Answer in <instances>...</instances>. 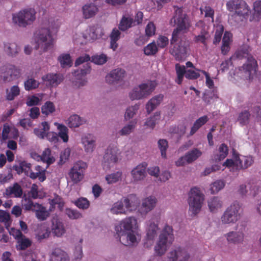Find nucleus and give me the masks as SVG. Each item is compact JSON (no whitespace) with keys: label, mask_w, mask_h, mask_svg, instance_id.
Instances as JSON below:
<instances>
[{"label":"nucleus","mask_w":261,"mask_h":261,"mask_svg":"<svg viewBox=\"0 0 261 261\" xmlns=\"http://www.w3.org/2000/svg\"><path fill=\"white\" fill-rule=\"evenodd\" d=\"M137 225V220L134 217H128L115 226V230L121 243L125 246L134 244L137 242L136 232L134 230Z\"/></svg>","instance_id":"1"},{"label":"nucleus","mask_w":261,"mask_h":261,"mask_svg":"<svg viewBox=\"0 0 261 261\" xmlns=\"http://www.w3.org/2000/svg\"><path fill=\"white\" fill-rule=\"evenodd\" d=\"M174 13L170 23L173 26L176 25L175 29L182 31V33H187L191 27V21L188 15L184 13L182 8L174 6Z\"/></svg>","instance_id":"2"},{"label":"nucleus","mask_w":261,"mask_h":261,"mask_svg":"<svg viewBox=\"0 0 261 261\" xmlns=\"http://www.w3.org/2000/svg\"><path fill=\"white\" fill-rule=\"evenodd\" d=\"M36 12L33 8H25L12 15L13 22L19 27L25 28L36 19Z\"/></svg>","instance_id":"3"},{"label":"nucleus","mask_w":261,"mask_h":261,"mask_svg":"<svg viewBox=\"0 0 261 261\" xmlns=\"http://www.w3.org/2000/svg\"><path fill=\"white\" fill-rule=\"evenodd\" d=\"M174 239L173 229L166 225L159 236V240L154 247L155 252L159 256L163 255L167 249L168 244H172Z\"/></svg>","instance_id":"4"},{"label":"nucleus","mask_w":261,"mask_h":261,"mask_svg":"<svg viewBox=\"0 0 261 261\" xmlns=\"http://www.w3.org/2000/svg\"><path fill=\"white\" fill-rule=\"evenodd\" d=\"M226 6L228 11L234 13L242 20L247 19L251 13L249 6L244 0H229Z\"/></svg>","instance_id":"5"},{"label":"nucleus","mask_w":261,"mask_h":261,"mask_svg":"<svg viewBox=\"0 0 261 261\" xmlns=\"http://www.w3.org/2000/svg\"><path fill=\"white\" fill-rule=\"evenodd\" d=\"M204 200V195L197 187L192 188L189 193V210L196 215L200 211Z\"/></svg>","instance_id":"6"},{"label":"nucleus","mask_w":261,"mask_h":261,"mask_svg":"<svg viewBox=\"0 0 261 261\" xmlns=\"http://www.w3.org/2000/svg\"><path fill=\"white\" fill-rule=\"evenodd\" d=\"M156 85L155 81H147L139 85L138 87L134 88L129 93V97L132 100L146 98L151 94Z\"/></svg>","instance_id":"7"},{"label":"nucleus","mask_w":261,"mask_h":261,"mask_svg":"<svg viewBox=\"0 0 261 261\" xmlns=\"http://www.w3.org/2000/svg\"><path fill=\"white\" fill-rule=\"evenodd\" d=\"M36 42L37 45L36 49L40 48L43 51H46L52 48L54 39L50 30L46 28L39 30L36 36Z\"/></svg>","instance_id":"8"},{"label":"nucleus","mask_w":261,"mask_h":261,"mask_svg":"<svg viewBox=\"0 0 261 261\" xmlns=\"http://www.w3.org/2000/svg\"><path fill=\"white\" fill-rule=\"evenodd\" d=\"M90 60V57L89 55L85 54L84 56L79 57L75 61V66H77L84 62H87L83 66V68L80 70H77L74 72L76 79L80 80L77 82L79 86H84L87 83V80L85 78L83 79L82 77H84L86 75L90 72L91 66L90 63L88 62Z\"/></svg>","instance_id":"9"},{"label":"nucleus","mask_w":261,"mask_h":261,"mask_svg":"<svg viewBox=\"0 0 261 261\" xmlns=\"http://www.w3.org/2000/svg\"><path fill=\"white\" fill-rule=\"evenodd\" d=\"M241 206L238 202H234L228 206L221 217V221L223 224L236 223L240 218L239 211Z\"/></svg>","instance_id":"10"},{"label":"nucleus","mask_w":261,"mask_h":261,"mask_svg":"<svg viewBox=\"0 0 261 261\" xmlns=\"http://www.w3.org/2000/svg\"><path fill=\"white\" fill-rule=\"evenodd\" d=\"M181 31L178 29H174L172 34V38L170 41L171 44V48L170 52L176 60H179L181 59L182 55L184 54V49L182 47L178 44L181 40Z\"/></svg>","instance_id":"11"},{"label":"nucleus","mask_w":261,"mask_h":261,"mask_svg":"<svg viewBox=\"0 0 261 261\" xmlns=\"http://www.w3.org/2000/svg\"><path fill=\"white\" fill-rule=\"evenodd\" d=\"M121 152L114 145H110L103 156V166L110 168L116 164L120 156Z\"/></svg>","instance_id":"12"},{"label":"nucleus","mask_w":261,"mask_h":261,"mask_svg":"<svg viewBox=\"0 0 261 261\" xmlns=\"http://www.w3.org/2000/svg\"><path fill=\"white\" fill-rule=\"evenodd\" d=\"M87 167V163L82 161H79L73 165L69 172V177L73 183L77 184L84 178Z\"/></svg>","instance_id":"13"},{"label":"nucleus","mask_w":261,"mask_h":261,"mask_svg":"<svg viewBox=\"0 0 261 261\" xmlns=\"http://www.w3.org/2000/svg\"><path fill=\"white\" fill-rule=\"evenodd\" d=\"M247 56L246 63L241 67V71L246 79L250 80L256 75L258 70V64L256 60L252 56L247 55Z\"/></svg>","instance_id":"14"},{"label":"nucleus","mask_w":261,"mask_h":261,"mask_svg":"<svg viewBox=\"0 0 261 261\" xmlns=\"http://www.w3.org/2000/svg\"><path fill=\"white\" fill-rule=\"evenodd\" d=\"M19 74V70L13 65L7 64L0 68V77L5 83L17 79Z\"/></svg>","instance_id":"15"},{"label":"nucleus","mask_w":261,"mask_h":261,"mask_svg":"<svg viewBox=\"0 0 261 261\" xmlns=\"http://www.w3.org/2000/svg\"><path fill=\"white\" fill-rule=\"evenodd\" d=\"M190 255L187 250L181 247L171 251L164 261H188Z\"/></svg>","instance_id":"16"},{"label":"nucleus","mask_w":261,"mask_h":261,"mask_svg":"<svg viewBox=\"0 0 261 261\" xmlns=\"http://www.w3.org/2000/svg\"><path fill=\"white\" fill-rule=\"evenodd\" d=\"M51 231L53 234L58 238L63 237L66 230L63 221L58 218H53L51 220Z\"/></svg>","instance_id":"17"},{"label":"nucleus","mask_w":261,"mask_h":261,"mask_svg":"<svg viewBox=\"0 0 261 261\" xmlns=\"http://www.w3.org/2000/svg\"><path fill=\"white\" fill-rule=\"evenodd\" d=\"M126 74L125 71L121 68H117L113 70L106 76V80L109 84H113L115 82L122 80Z\"/></svg>","instance_id":"18"},{"label":"nucleus","mask_w":261,"mask_h":261,"mask_svg":"<svg viewBox=\"0 0 261 261\" xmlns=\"http://www.w3.org/2000/svg\"><path fill=\"white\" fill-rule=\"evenodd\" d=\"M196 27L200 28L201 31L200 32V34L197 36H195L193 39V41L196 43H202L204 46H206V36L208 35V33L207 31L205 30V25L204 23L202 20L198 21L196 23Z\"/></svg>","instance_id":"19"},{"label":"nucleus","mask_w":261,"mask_h":261,"mask_svg":"<svg viewBox=\"0 0 261 261\" xmlns=\"http://www.w3.org/2000/svg\"><path fill=\"white\" fill-rule=\"evenodd\" d=\"M147 164L143 163L138 165L131 171V174L135 181L143 180L146 176Z\"/></svg>","instance_id":"20"},{"label":"nucleus","mask_w":261,"mask_h":261,"mask_svg":"<svg viewBox=\"0 0 261 261\" xmlns=\"http://www.w3.org/2000/svg\"><path fill=\"white\" fill-rule=\"evenodd\" d=\"M125 208L127 211L131 212L137 209L140 204V200L135 194H130L123 198Z\"/></svg>","instance_id":"21"},{"label":"nucleus","mask_w":261,"mask_h":261,"mask_svg":"<svg viewBox=\"0 0 261 261\" xmlns=\"http://www.w3.org/2000/svg\"><path fill=\"white\" fill-rule=\"evenodd\" d=\"M96 138L92 134H88L82 138V142L85 150L87 153L92 152L95 147Z\"/></svg>","instance_id":"22"},{"label":"nucleus","mask_w":261,"mask_h":261,"mask_svg":"<svg viewBox=\"0 0 261 261\" xmlns=\"http://www.w3.org/2000/svg\"><path fill=\"white\" fill-rule=\"evenodd\" d=\"M229 244H238L244 241V234L241 231H230L225 234Z\"/></svg>","instance_id":"23"},{"label":"nucleus","mask_w":261,"mask_h":261,"mask_svg":"<svg viewBox=\"0 0 261 261\" xmlns=\"http://www.w3.org/2000/svg\"><path fill=\"white\" fill-rule=\"evenodd\" d=\"M22 194V189L17 182L14 183L6 189V194L10 197L20 198Z\"/></svg>","instance_id":"24"},{"label":"nucleus","mask_w":261,"mask_h":261,"mask_svg":"<svg viewBox=\"0 0 261 261\" xmlns=\"http://www.w3.org/2000/svg\"><path fill=\"white\" fill-rule=\"evenodd\" d=\"M83 16L85 19L94 17L98 12V9L95 4L90 3L85 5L82 7Z\"/></svg>","instance_id":"25"},{"label":"nucleus","mask_w":261,"mask_h":261,"mask_svg":"<svg viewBox=\"0 0 261 261\" xmlns=\"http://www.w3.org/2000/svg\"><path fill=\"white\" fill-rule=\"evenodd\" d=\"M67 254L61 249H54L50 256V261H69Z\"/></svg>","instance_id":"26"},{"label":"nucleus","mask_w":261,"mask_h":261,"mask_svg":"<svg viewBox=\"0 0 261 261\" xmlns=\"http://www.w3.org/2000/svg\"><path fill=\"white\" fill-rule=\"evenodd\" d=\"M42 80L44 82H47L50 86L56 87L62 81L63 77L60 74L50 73L43 76Z\"/></svg>","instance_id":"27"},{"label":"nucleus","mask_w":261,"mask_h":261,"mask_svg":"<svg viewBox=\"0 0 261 261\" xmlns=\"http://www.w3.org/2000/svg\"><path fill=\"white\" fill-rule=\"evenodd\" d=\"M164 95L162 94L155 95L150 99L146 105V109L148 114L153 111L163 100Z\"/></svg>","instance_id":"28"},{"label":"nucleus","mask_w":261,"mask_h":261,"mask_svg":"<svg viewBox=\"0 0 261 261\" xmlns=\"http://www.w3.org/2000/svg\"><path fill=\"white\" fill-rule=\"evenodd\" d=\"M207 204L211 212L216 213L219 209L222 207L223 202L221 198L214 196L208 200Z\"/></svg>","instance_id":"29"},{"label":"nucleus","mask_w":261,"mask_h":261,"mask_svg":"<svg viewBox=\"0 0 261 261\" xmlns=\"http://www.w3.org/2000/svg\"><path fill=\"white\" fill-rule=\"evenodd\" d=\"M31 166L30 163L22 161L19 163V166H14L13 168L19 174L23 172L27 176L30 177L31 173H34L31 170Z\"/></svg>","instance_id":"30"},{"label":"nucleus","mask_w":261,"mask_h":261,"mask_svg":"<svg viewBox=\"0 0 261 261\" xmlns=\"http://www.w3.org/2000/svg\"><path fill=\"white\" fill-rule=\"evenodd\" d=\"M156 199L153 196H149L143 200L141 208L144 213H147L152 210L155 206Z\"/></svg>","instance_id":"31"},{"label":"nucleus","mask_w":261,"mask_h":261,"mask_svg":"<svg viewBox=\"0 0 261 261\" xmlns=\"http://www.w3.org/2000/svg\"><path fill=\"white\" fill-rule=\"evenodd\" d=\"M208 121V118L206 115L203 116L197 119L191 128L189 133L190 136H193L201 126L204 125Z\"/></svg>","instance_id":"32"},{"label":"nucleus","mask_w":261,"mask_h":261,"mask_svg":"<svg viewBox=\"0 0 261 261\" xmlns=\"http://www.w3.org/2000/svg\"><path fill=\"white\" fill-rule=\"evenodd\" d=\"M55 111L56 107L54 103L50 101H46L41 108V113L45 117L52 115Z\"/></svg>","instance_id":"33"},{"label":"nucleus","mask_w":261,"mask_h":261,"mask_svg":"<svg viewBox=\"0 0 261 261\" xmlns=\"http://www.w3.org/2000/svg\"><path fill=\"white\" fill-rule=\"evenodd\" d=\"M4 50L10 56H15L19 51L20 48L14 42L4 43Z\"/></svg>","instance_id":"34"},{"label":"nucleus","mask_w":261,"mask_h":261,"mask_svg":"<svg viewBox=\"0 0 261 261\" xmlns=\"http://www.w3.org/2000/svg\"><path fill=\"white\" fill-rule=\"evenodd\" d=\"M54 124L59 131L57 134L58 137H60L64 142H67L69 138L68 128L65 125L57 122H55Z\"/></svg>","instance_id":"35"},{"label":"nucleus","mask_w":261,"mask_h":261,"mask_svg":"<svg viewBox=\"0 0 261 261\" xmlns=\"http://www.w3.org/2000/svg\"><path fill=\"white\" fill-rule=\"evenodd\" d=\"M37 155L38 159H40L43 162L46 163L47 165L53 164L55 161V158L51 155V150L49 148H46L42 152L41 155Z\"/></svg>","instance_id":"36"},{"label":"nucleus","mask_w":261,"mask_h":261,"mask_svg":"<svg viewBox=\"0 0 261 261\" xmlns=\"http://www.w3.org/2000/svg\"><path fill=\"white\" fill-rule=\"evenodd\" d=\"M35 170L36 172L31 173L30 178L32 179L38 178L39 180L41 182L44 181L46 179L45 169L43 168L41 166L37 165L35 167Z\"/></svg>","instance_id":"37"},{"label":"nucleus","mask_w":261,"mask_h":261,"mask_svg":"<svg viewBox=\"0 0 261 261\" xmlns=\"http://www.w3.org/2000/svg\"><path fill=\"white\" fill-rule=\"evenodd\" d=\"M35 170L36 172L31 173L30 178L32 179L38 178L39 180L41 182L44 181L46 179L45 169L43 168L41 166L37 165L35 167Z\"/></svg>","instance_id":"38"},{"label":"nucleus","mask_w":261,"mask_h":261,"mask_svg":"<svg viewBox=\"0 0 261 261\" xmlns=\"http://www.w3.org/2000/svg\"><path fill=\"white\" fill-rule=\"evenodd\" d=\"M123 202V198L120 200L114 203L112 205V207L110 209V212L113 214H125L126 209Z\"/></svg>","instance_id":"39"},{"label":"nucleus","mask_w":261,"mask_h":261,"mask_svg":"<svg viewBox=\"0 0 261 261\" xmlns=\"http://www.w3.org/2000/svg\"><path fill=\"white\" fill-rule=\"evenodd\" d=\"M201 155L202 152L198 149L195 148L189 151L185 155L186 160H187V163L190 164L196 160Z\"/></svg>","instance_id":"40"},{"label":"nucleus","mask_w":261,"mask_h":261,"mask_svg":"<svg viewBox=\"0 0 261 261\" xmlns=\"http://www.w3.org/2000/svg\"><path fill=\"white\" fill-rule=\"evenodd\" d=\"M238 160L239 170L248 168L254 162L252 157L251 156H244L240 159L238 155Z\"/></svg>","instance_id":"41"},{"label":"nucleus","mask_w":261,"mask_h":261,"mask_svg":"<svg viewBox=\"0 0 261 261\" xmlns=\"http://www.w3.org/2000/svg\"><path fill=\"white\" fill-rule=\"evenodd\" d=\"M250 117V112L248 110H244L239 114L237 120L241 126H244L249 124Z\"/></svg>","instance_id":"42"},{"label":"nucleus","mask_w":261,"mask_h":261,"mask_svg":"<svg viewBox=\"0 0 261 261\" xmlns=\"http://www.w3.org/2000/svg\"><path fill=\"white\" fill-rule=\"evenodd\" d=\"M102 30L100 27L92 26L90 28L88 35L92 40H95L103 35Z\"/></svg>","instance_id":"43"},{"label":"nucleus","mask_w":261,"mask_h":261,"mask_svg":"<svg viewBox=\"0 0 261 261\" xmlns=\"http://www.w3.org/2000/svg\"><path fill=\"white\" fill-rule=\"evenodd\" d=\"M84 121L77 115H71L67 120V124L69 127H77L82 125Z\"/></svg>","instance_id":"44"},{"label":"nucleus","mask_w":261,"mask_h":261,"mask_svg":"<svg viewBox=\"0 0 261 261\" xmlns=\"http://www.w3.org/2000/svg\"><path fill=\"white\" fill-rule=\"evenodd\" d=\"M133 22L134 19L132 18L123 16L120 22L119 29L122 31H125L132 26H134Z\"/></svg>","instance_id":"45"},{"label":"nucleus","mask_w":261,"mask_h":261,"mask_svg":"<svg viewBox=\"0 0 261 261\" xmlns=\"http://www.w3.org/2000/svg\"><path fill=\"white\" fill-rule=\"evenodd\" d=\"M50 231L49 228L46 226H41L36 234V239L41 241L43 239H47L49 237Z\"/></svg>","instance_id":"46"},{"label":"nucleus","mask_w":261,"mask_h":261,"mask_svg":"<svg viewBox=\"0 0 261 261\" xmlns=\"http://www.w3.org/2000/svg\"><path fill=\"white\" fill-rule=\"evenodd\" d=\"M233 159H227L224 163L223 166L228 168L232 167L233 171L238 170V154L236 153L234 151H233Z\"/></svg>","instance_id":"47"},{"label":"nucleus","mask_w":261,"mask_h":261,"mask_svg":"<svg viewBox=\"0 0 261 261\" xmlns=\"http://www.w3.org/2000/svg\"><path fill=\"white\" fill-rule=\"evenodd\" d=\"M16 248L17 250H23L29 247L32 245V241L24 236L17 241Z\"/></svg>","instance_id":"48"},{"label":"nucleus","mask_w":261,"mask_h":261,"mask_svg":"<svg viewBox=\"0 0 261 261\" xmlns=\"http://www.w3.org/2000/svg\"><path fill=\"white\" fill-rule=\"evenodd\" d=\"M20 94V89L17 86H12L10 89L6 90V99L12 100Z\"/></svg>","instance_id":"49"},{"label":"nucleus","mask_w":261,"mask_h":261,"mask_svg":"<svg viewBox=\"0 0 261 261\" xmlns=\"http://www.w3.org/2000/svg\"><path fill=\"white\" fill-rule=\"evenodd\" d=\"M73 203L79 208L83 210H87L90 205V201L85 197H80L75 200Z\"/></svg>","instance_id":"50"},{"label":"nucleus","mask_w":261,"mask_h":261,"mask_svg":"<svg viewBox=\"0 0 261 261\" xmlns=\"http://www.w3.org/2000/svg\"><path fill=\"white\" fill-rule=\"evenodd\" d=\"M49 203L53 208L55 207L56 205H58V207L60 211H63L65 204L63 199L57 194L55 195L54 198L50 200Z\"/></svg>","instance_id":"51"},{"label":"nucleus","mask_w":261,"mask_h":261,"mask_svg":"<svg viewBox=\"0 0 261 261\" xmlns=\"http://www.w3.org/2000/svg\"><path fill=\"white\" fill-rule=\"evenodd\" d=\"M35 215L38 220L40 221H44L49 217V213L47 211L46 207L41 205L39 209L37 210Z\"/></svg>","instance_id":"52"},{"label":"nucleus","mask_w":261,"mask_h":261,"mask_svg":"<svg viewBox=\"0 0 261 261\" xmlns=\"http://www.w3.org/2000/svg\"><path fill=\"white\" fill-rule=\"evenodd\" d=\"M158 51V47L154 42L148 44L144 48V53L147 56H153Z\"/></svg>","instance_id":"53"},{"label":"nucleus","mask_w":261,"mask_h":261,"mask_svg":"<svg viewBox=\"0 0 261 261\" xmlns=\"http://www.w3.org/2000/svg\"><path fill=\"white\" fill-rule=\"evenodd\" d=\"M225 186V182L221 180H218L211 185L210 191L212 194L217 193Z\"/></svg>","instance_id":"54"},{"label":"nucleus","mask_w":261,"mask_h":261,"mask_svg":"<svg viewBox=\"0 0 261 261\" xmlns=\"http://www.w3.org/2000/svg\"><path fill=\"white\" fill-rule=\"evenodd\" d=\"M65 213L70 219H78L82 217V214L76 210L66 208Z\"/></svg>","instance_id":"55"},{"label":"nucleus","mask_w":261,"mask_h":261,"mask_svg":"<svg viewBox=\"0 0 261 261\" xmlns=\"http://www.w3.org/2000/svg\"><path fill=\"white\" fill-rule=\"evenodd\" d=\"M139 105L136 104L134 106L128 108L125 112L124 118L126 120H128L133 117V116L136 114L139 108Z\"/></svg>","instance_id":"56"},{"label":"nucleus","mask_w":261,"mask_h":261,"mask_svg":"<svg viewBox=\"0 0 261 261\" xmlns=\"http://www.w3.org/2000/svg\"><path fill=\"white\" fill-rule=\"evenodd\" d=\"M158 147L163 158H166V151L168 147V141L165 139H160L158 141Z\"/></svg>","instance_id":"57"},{"label":"nucleus","mask_w":261,"mask_h":261,"mask_svg":"<svg viewBox=\"0 0 261 261\" xmlns=\"http://www.w3.org/2000/svg\"><path fill=\"white\" fill-rule=\"evenodd\" d=\"M219 155H218V158H216V160H218L219 161L222 160L224 159L227 155L228 153V148L226 145L224 143H223L220 145L219 147Z\"/></svg>","instance_id":"58"},{"label":"nucleus","mask_w":261,"mask_h":261,"mask_svg":"<svg viewBox=\"0 0 261 261\" xmlns=\"http://www.w3.org/2000/svg\"><path fill=\"white\" fill-rule=\"evenodd\" d=\"M58 60L62 67H64L66 66H71L72 61L69 54H63L59 56Z\"/></svg>","instance_id":"59"},{"label":"nucleus","mask_w":261,"mask_h":261,"mask_svg":"<svg viewBox=\"0 0 261 261\" xmlns=\"http://www.w3.org/2000/svg\"><path fill=\"white\" fill-rule=\"evenodd\" d=\"M248 110L251 114V116L258 118L261 117V109L260 107L257 105H252L250 107H248Z\"/></svg>","instance_id":"60"},{"label":"nucleus","mask_w":261,"mask_h":261,"mask_svg":"<svg viewBox=\"0 0 261 261\" xmlns=\"http://www.w3.org/2000/svg\"><path fill=\"white\" fill-rule=\"evenodd\" d=\"M122 173L121 172H117L106 176V180L108 184L115 183L121 178Z\"/></svg>","instance_id":"61"},{"label":"nucleus","mask_w":261,"mask_h":261,"mask_svg":"<svg viewBox=\"0 0 261 261\" xmlns=\"http://www.w3.org/2000/svg\"><path fill=\"white\" fill-rule=\"evenodd\" d=\"M39 83L34 79L30 78L28 79L24 82V88L27 90H31L37 88L39 86Z\"/></svg>","instance_id":"62"},{"label":"nucleus","mask_w":261,"mask_h":261,"mask_svg":"<svg viewBox=\"0 0 261 261\" xmlns=\"http://www.w3.org/2000/svg\"><path fill=\"white\" fill-rule=\"evenodd\" d=\"M107 61V56L104 54L95 55L92 57L91 62L95 64L102 65Z\"/></svg>","instance_id":"63"},{"label":"nucleus","mask_w":261,"mask_h":261,"mask_svg":"<svg viewBox=\"0 0 261 261\" xmlns=\"http://www.w3.org/2000/svg\"><path fill=\"white\" fill-rule=\"evenodd\" d=\"M254 16L259 19L261 17V0H257L253 3Z\"/></svg>","instance_id":"64"}]
</instances>
